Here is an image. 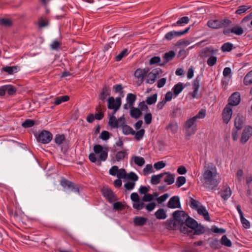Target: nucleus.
<instances>
[{"mask_svg": "<svg viewBox=\"0 0 252 252\" xmlns=\"http://www.w3.org/2000/svg\"><path fill=\"white\" fill-rule=\"evenodd\" d=\"M246 121V118L242 114L238 113L234 120V126L237 130H241Z\"/></svg>", "mask_w": 252, "mask_h": 252, "instance_id": "14", "label": "nucleus"}, {"mask_svg": "<svg viewBox=\"0 0 252 252\" xmlns=\"http://www.w3.org/2000/svg\"><path fill=\"white\" fill-rule=\"evenodd\" d=\"M165 129L170 131L172 134L177 133L178 130L177 123L174 120L171 121L166 126Z\"/></svg>", "mask_w": 252, "mask_h": 252, "instance_id": "19", "label": "nucleus"}, {"mask_svg": "<svg viewBox=\"0 0 252 252\" xmlns=\"http://www.w3.org/2000/svg\"><path fill=\"white\" fill-rule=\"evenodd\" d=\"M122 104L121 98L117 97L115 99L113 96L110 97L108 99V108L118 111Z\"/></svg>", "mask_w": 252, "mask_h": 252, "instance_id": "7", "label": "nucleus"}, {"mask_svg": "<svg viewBox=\"0 0 252 252\" xmlns=\"http://www.w3.org/2000/svg\"><path fill=\"white\" fill-rule=\"evenodd\" d=\"M220 243L221 245L227 247H231L232 246L231 241L227 238L226 235L222 236L220 240Z\"/></svg>", "mask_w": 252, "mask_h": 252, "instance_id": "42", "label": "nucleus"}, {"mask_svg": "<svg viewBox=\"0 0 252 252\" xmlns=\"http://www.w3.org/2000/svg\"><path fill=\"white\" fill-rule=\"evenodd\" d=\"M166 164L163 161H160L155 163L154 164V168L157 170H159L164 168Z\"/></svg>", "mask_w": 252, "mask_h": 252, "instance_id": "64", "label": "nucleus"}, {"mask_svg": "<svg viewBox=\"0 0 252 252\" xmlns=\"http://www.w3.org/2000/svg\"><path fill=\"white\" fill-rule=\"evenodd\" d=\"M196 121L197 120L194 117L191 118L186 121L185 125V128L186 131V139H189L190 135L194 134L196 131Z\"/></svg>", "mask_w": 252, "mask_h": 252, "instance_id": "3", "label": "nucleus"}, {"mask_svg": "<svg viewBox=\"0 0 252 252\" xmlns=\"http://www.w3.org/2000/svg\"><path fill=\"white\" fill-rule=\"evenodd\" d=\"M103 195L109 201L112 202L115 199V195L113 191L108 188H105L102 189Z\"/></svg>", "mask_w": 252, "mask_h": 252, "instance_id": "18", "label": "nucleus"}, {"mask_svg": "<svg viewBox=\"0 0 252 252\" xmlns=\"http://www.w3.org/2000/svg\"><path fill=\"white\" fill-rule=\"evenodd\" d=\"M61 185L63 188L67 187L68 189H71L72 191L79 192V189L77 185L74 183L69 181L66 179L63 178L61 181Z\"/></svg>", "mask_w": 252, "mask_h": 252, "instance_id": "9", "label": "nucleus"}, {"mask_svg": "<svg viewBox=\"0 0 252 252\" xmlns=\"http://www.w3.org/2000/svg\"><path fill=\"white\" fill-rule=\"evenodd\" d=\"M174 220L179 227L180 231L184 234L191 235L192 230H188V228L185 226L189 216L183 211H175L172 214Z\"/></svg>", "mask_w": 252, "mask_h": 252, "instance_id": "2", "label": "nucleus"}, {"mask_svg": "<svg viewBox=\"0 0 252 252\" xmlns=\"http://www.w3.org/2000/svg\"><path fill=\"white\" fill-rule=\"evenodd\" d=\"M210 246L213 249H219L220 248V243L218 240L215 239H213L210 242Z\"/></svg>", "mask_w": 252, "mask_h": 252, "instance_id": "50", "label": "nucleus"}, {"mask_svg": "<svg viewBox=\"0 0 252 252\" xmlns=\"http://www.w3.org/2000/svg\"><path fill=\"white\" fill-rule=\"evenodd\" d=\"M217 173L216 166L213 163L205 162L200 181L203 186L209 189H214L219 184L217 179Z\"/></svg>", "mask_w": 252, "mask_h": 252, "instance_id": "1", "label": "nucleus"}, {"mask_svg": "<svg viewBox=\"0 0 252 252\" xmlns=\"http://www.w3.org/2000/svg\"><path fill=\"white\" fill-rule=\"evenodd\" d=\"M217 58L214 56H210L209 59L207 61L208 65L210 66L214 65L217 62Z\"/></svg>", "mask_w": 252, "mask_h": 252, "instance_id": "56", "label": "nucleus"}, {"mask_svg": "<svg viewBox=\"0 0 252 252\" xmlns=\"http://www.w3.org/2000/svg\"><path fill=\"white\" fill-rule=\"evenodd\" d=\"M184 87L183 85V83H178L176 85L174 86L173 88V91L175 95L179 94L183 90Z\"/></svg>", "mask_w": 252, "mask_h": 252, "instance_id": "37", "label": "nucleus"}, {"mask_svg": "<svg viewBox=\"0 0 252 252\" xmlns=\"http://www.w3.org/2000/svg\"><path fill=\"white\" fill-rule=\"evenodd\" d=\"M186 182V179L184 176H180L177 178V181L176 183V185L178 188H180L182 186H183L184 184H185Z\"/></svg>", "mask_w": 252, "mask_h": 252, "instance_id": "54", "label": "nucleus"}, {"mask_svg": "<svg viewBox=\"0 0 252 252\" xmlns=\"http://www.w3.org/2000/svg\"><path fill=\"white\" fill-rule=\"evenodd\" d=\"M122 126L123 132L125 135H128L129 134L132 135L134 130L130 126L127 125H124Z\"/></svg>", "mask_w": 252, "mask_h": 252, "instance_id": "45", "label": "nucleus"}, {"mask_svg": "<svg viewBox=\"0 0 252 252\" xmlns=\"http://www.w3.org/2000/svg\"><path fill=\"white\" fill-rule=\"evenodd\" d=\"M127 174L126 171L124 168L119 169L117 174V177L118 179H126Z\"/></svg>", "mask_w": 252, "mask_h": 252, "instance_id": "53", "label": "nucleus"}, {"mask_svg": "<svg viewBox=\"0 0 252 252\" xmlns=\"http://www.w3.org/2000/svg\"><path fill=\"white\" fill-rule=\"evenodd\" d=\"M169 208L175 209L181 208L180 198L178 196H174L170 198L167 204Z\"/></svg>", "mask_w": 252, "mask_h": 252, "instance_id": "15", "label": "nucleus"}, {"mask_svg": "<svg viewBox=\"0 0 252 252\" xmlns=\"http://www.w3.org/2000/svg\"><path fill=\"white\" fill-rule=\"evenodd\" d=\"M54 141L56 144L61 146L62 152L65 153L67 151L69 146L64 134H57L55 136Z\"/></svg>", "mask_w": 252, "mask_h": 252, "instance_id": "4", "label": "nucleus"}, {"mask_svg": "<svg viewBox=\"0 0 252 252\" xmlns=\"http://www.w3.org/2000/svg\"><path fill=\"white\" fill-rule=\"evenodd\" d=\"M149 71V68L148 67H146L144 69L138 68L135 70L134 76L140 79V83L138 85H140L143 82L144 77L147 75Z\"/></svg>", "mask_w": 252, "mask_h": 252, "instance_id": "12", "label": "nucleus"}, {"mask_svg": "<svg viewBox=\"0 0 252 252\" xmlns=\"http://www.w3.org/2000/svg\"><path fill=\"white\" fill-rule=\"evenodd\" d=\"M160 58L158 56H155L154 57H152L149 61V64L150 65L155 64L157 63L160 64L159 63L160 62Z\"/></svg>", "mask_w": 252, "mask_h": 252, "instance_id": "62", "label": "nucleus"}, {"mask_svg": "<svg viewBox=\"0 0 252 252\" xmlns=\"http://www.w3.org/2000/svg\"><path fill=\"white\" fill-rule=\"evenodd\" d=\"M132 159L135 164L139 166H143L145 163V160L142 157L133 156L132 157Z\"/></svg>", "mask_w": 252, "mask_h": 252, "instance_id": "33", "label": "nucleus"}, {"mask_svg": "<svg viewBox=\"0 0 252 252\" xmlns=\"http://www.w3.org/2000/svg\"><path fill=\"white\" fill-rule=\"evenodd\" d=\"M5 88L6 92L10 95L14 94L17 91V89L14 86L11 85H5Z\"/></svg>", "mask_w": 252, "mask_h": 252, "instance_id": "47", "label": "nucleus"}, {"mask_svg": "<svg viewBox=\"0 0 252 252\" xmlns=\"http://www.w3.org/2000/svg\"><path fill=\"white\" fill-rule=\"evenodd\" d=\"M144 119L146 125H149L152 122V115L151 113H148L145 115Z\"/></svg>", "mask_w": 252, "mask_h": 252, "instance_id": "63", "label": "nucleus"}, {"mask_svg": "<svg viewBox=\"0 0 252 252\" xmlns=\"http://www.w3.org/2000/svg\"><path fill=\"white\" fill-rule=\"evenodd\" d=\"M190 29V27H188L185 30L182 32L171 31L167 32L164 36L165 39L168 40H171L175 37L181 36L187 33Z\"/></svg>", "mask_w": 252, "mask_h": 252, "instance_id": "10", "label": "nucleus"}, {"mask_svg": "<svg viewBox=\"0 0 252 252\" xmlns=\"http://www.w3.org/2000/svg\"><path fill=\"white\" fill-rule=\"evenodd\" d=\"M35 124L34 120L27 119L22 124V126L24 128H28L32 126Z\"/></svg>", "mask_w": 252, "mask_h": 252, "instance_id": "51", "label": "nucleus"}, {"mask_svg": "<svg viewBox=\"0 0 252 252\" xmlns=\"http://www.w3.org/2000/svg\"><path fill=\"white\" fill-rule=\"evenodd\" d=\"M144 202L145 201H143L142 200H139V202H137V203H134L133 204V208L138 211L141 210L146 206Z\"/></svg>", "mask_w": 252, "mask_h": 252, "instance_id": "44", "label": "nucleus"}, {"mask_svg": "<svg viewBox=\"0 0 252 252\" xmlns=\"http://www.w3.org/2000/svg\"><path fill=\"white\" fill-rule=\"evenodd\" d=\"M108 125L112 128H118L119 127L118 121L114 116H111L109 118Z\"/></svg>", "mask_w": 252, "mask_h": 252, "instance_id": "28", "label": "nucleus"}, {"mask_svg": "<svg viewBox=\"0 0 252 252\" xmlns=\"http://www.w3.org/2000/svg\"><path fill=\"white\" fill-rule=\"evenodd\" d=\"M130 116L135 119H138L142 115V112L137 108L132 107L130 111Z\"/></svg>", "mask_w": 252, "mask_h": 252, "instance_id": "24", "label": "nucleus"}, {"mask_svg": "<svg viewBox=\"0 0 252 252\" xmlns=\"http://www.w3.org/2000/svg\"><path fill=\"white\" fill-rule=\"evenodd\" d=\"M189 21V19L188 17H183L178 20L176 24H173L172 26L173 27L176 26V25H182L183 24H188Z\"/></svg>", "mask_w": 252, "mask_h": 252, "instance_id": "48", "label": "nucleus"}, {"mask_svg": "<svg viewBox=\"0 0 252 252\" xmlns=\"http://www.w3.org/2000/svg\"><path fill=\"white\" fill-rule=\"evenodd\" d=\"M232 108L229 105H226L223 110L222 116L223 121L225 124H228L232 115Z\"/></svg>", "mask_w": 252, "mask_h": 252, "instance_id": "8", "label": "nucleus"}, {"mask_svg": "<svg viewBox=\"0 0 252 252\" xmlns=\"http://www.w3.org/2000/svg\"><path fill=\"white\" fill-rule=\"evenodd\" d=\"M205 228L200 224H198V226L196 227H194V229L192 230V233L190 236L192 235H200L205 232Z\"/></svg>", "mask_w": 252, "mask_h": 252, "instance_id": "31", "label": "nucleus"}, {"mask_svg": "<svg viewBox=\"0 0 252 252\" xmlns=\"http://www.w3.org/2000/svg\"><path fill=\"white\" fill-rule=\"evenodd\" d=\"M250 7L246 5L240 6L238 9L235 11V13L237 14H241L245 12Z\"/></svg>", "mask_w": 252, "mask_h": 252, "instance_id": "57", "label": "nucleus"}, {"mask_svg": "<svg viewBox=\"0 0 252 252\" xmlns=\"http://www.w3.org/2000/svg\"><path fill=\"white\" fill-rule=\"evenodd\" d=\"M199 202L193 198H190V206L191 208L197 210L198 208Z\"/></svg>", "mask_w": 252, "mask_h": 252, "instance_id": "60", "label": "nucleus"}, {"mask_svg": "<svg viewBox=\"0 0 252 252\" xmlns=\"http://www.w3.org/2000/svg\"><path fill=\"white\" fill-rule=\"evenodd\" d=\"M197 211L199 215L204 217V218L206 220L210 221L209 213L204 206H200V207L197 209Z\"/></svg>", "mask_w": 252, "mask_h": 252, "instance_id": "22", "label": "nucleus"}, {"mask_svg": "<svg viewBox=\"0 0 252 252\" xmlns=\"http://www.w3.org/2000/svg\"><path fill=\"white\" fill-rule=\"evenodd\" d=\"M157 100V94H153L152 95L149 96L147 98V99L146 100V103L148 105H151L153 104H154Z\"/></svg>", "mask_w": 252, "mask_h": 252, "instance_id": "49", "label": "nucleus"}, {"mask_svg": "<svg viewBox=\"0 0 252 252\" xmlns=\"http://www.w3.org/2000/svg\"><path fill=\"white\" fill-rule=\"evenodd\" d=\"M231 194V190L230 188H226L221 193V196L224 200L227 199Z\"/></svg>", "mask_w": 252, "mask_h": 252, "instance_id": "52", "label": "nucleus"}, {"mask_svg": "<svg viewBox=\"0 0 252 252\" xmlns=\"http://www.w3.org/2000/svg\"><path fill=\"white\" fill-rule=\"evenodd\" d=\"M110 95V87L107 85H104L102 91L99 95L98 98L103 102H105L107 96Z\"/></svg>", "mask_w": 252, "mask_h": 252, "instance_id": "17", "label": "nucleus"}, {"mask_svg": "<svg viewBox=\"0 0 252 252\" xmlns=\"http://www.w3.org/2000/svg\"><path fill=\"white\" fill-rule=\"evenodd\" d=\"M69 99V97L68 95H63L60 97H57L55 98V104L56 105H59L62 102H66Z\"/></svg>", "mask_w": 252, "mask_h": 252, "instance_id": "34", "label": "nucleus"}, {"mask_svg": "<svg viewBox=\"0 0 252 252\" xmlns=\"http://www.w3.org/2000/svg\"><path fill=\"white\" fill-rule=\"evenodd\" d=\"M145 133V130L144 129H141L139 131L136 132L134 130L132 133V135H135V139L139 141L142 139Z\"/></svg>", "mask_w": 252, "mask_h": 252, "instance_id": "38", "label": "nucleus"}, {"mask_svg": "<svg viewBox=\"0 0 252 252\" xmlns=\"http://www.w3.org/2000/svg\"><path fill=\"white\" fill-rule=\"evenodd\" d=\"M208 26L213 29H220V20H210L207 22Z\"/></svg>", "mask_w": 252, "mask_h": 252, "instance_id": "25", "label": "nucleus"}, {"mask_svg": "<svg viewBox=\"0 0 252 252\" xmlns=\"http://www.w3.org/2000/svg\"><path fill=\"white\" fill-rule=\"evenodd\" d=\"M175 56V52L173 51H170L165 53L162 57L163 62L162 63H160L159 65L164 66L168 62L172 60Z\"/></svg>", "mask_w": 252, "mask_h": 252, "instance_id": "16", "label": "nucleus"}, {"mask_svg": "<svg viewBox=\"0 0 252 252\" xmlns=\"http://www.w3.org/2000/svg\"><path fill=\"white\" fill-rule=\"evenodd\" d=\"M153 172V167L151 164H147L143 170V174L146 176L149 173Z\"/></svg>", "mask_w": 252, "mask_h": 252, "instance_id": "58", "label": "nucleus"}, {"mask_svg": "<svg viewBox=\"0 0 252 252\" xmlns=\"http://www.w3.org/2000/svg\"><path fill=\"white\" fill-rule=\"evenodd\" d=\"M105 151H103V152L100 153V155L98 157V159H97V163L96 164L98 166H100L101 165V161H105L107 158L108 157V148H105Z\"/></svg>", "mask_w": 252, "mask_h": 252, "instance_id": "23", "label": "nucleus"}, {"mask_svg": "<svg viewBox=\"0 0 252 252\" xmlns=\"http://www.w3.org/2000/svg\"><path fill=\"white\" fill-rule=\"evenodd\" d=\"M220 29L222 28H226L232 24V21L227 18H225L222 20H220Z\"/></svg>", "mask_w": 252, "mask_h": 252, "instance_id": "39", "label": "nucleus"}, {"mask_svg": "<svg viewBox=\"0 0 252 252\" xmlns=\"http://www.w3.org/2000/svg\"><path fill=\"white\" fill-rule=\"evenodd\" d=\"M182 114V110L180 108H174L170 114V116L172 118H175L181 116Z\"/></svg>", "mask_w": 252, "mask_h": 252, "instance_id": "55", "label": "nucleus"}, {"mask_svg": "<svg viewBox=\"0 0 252 252\" xmlns=\"http://www.w3.org/2000/svg\"><path fill=\"white\" fill-rule=\"evenodd\" d=\"M218 50H214L212 47L205 48L202 50L201 53L203 57H207L217 52Z\"/></svg>", "mask_w": 252, "mask_h": 252, "instance_id": "26", "label": "nucleus"}, {"mask_svg": "<svg viewBox=\"0 0 252 252\" xmlns=\"http://www.w3.org/2000/svg\"><path fill=\"white\" fill-rule=\"evenodd\" d=\"M136 99V96L135 94L130 93L127 95L126 100L130 106H133L134 103Z\"/></svg>", "mask_w": 252, "mask_h": 252, "instance_id": "35", "label": "nucleus"}, {"mask_svg": "<svg viewBox=\"0 0 252 252\" xmlns=\"http://www.w3.org/2000/svg\"><path fill=\"white\" fill-rule=\"evenodd\" d=\"M165 175L166 176L164 179V182L167 183L168 185H171L174 183L175 181V175L174 174H171L170 172H166Z\"/></svg>", "mask_w": 252, "mask_h": 252, "instance_id": "29", "label": "nucleus"}, {"mask_svg": "<svg viewBox=\"0 0 252 252\" xmlns=\"http://www.w3.org/2000/svg\"><path fill=\"white\" fill-rule=\"evenodd\" d=\"M197 226V222L194 219L190 218L189 216V217L187 219L185 226L188 228V230H192L193 229H194V227H196V226Z\"/></svg>", "mask_w": 252, "mask_h": 252, "instance_id": "20", "label": "nucleus"}, {"mask_svg": "<svg viewBox=\"0 0 252 252\" xmlns=\"http://www.w3.org/2000/svg\"><path fill=\"white\" fill-rule=\"evenodd\" d=\"M127 154L126 150L119 151L116 154V159L117 161H120V160L123 159L125 157L127 156Z\"/></svg>", "mask_w": 252, "mask_h": 252, "instance_id": "40", "label": "nucleus"}, {"mask_svg": "<svg viewBox=\"0 0 252 252\" xmlns=\"http://www.w3.org/2000/svg\"><path fill=\"white\" fill-rule=\"evenodd\" d=\"M244 83L247 86L252 84V70L249 72L244 77Z\"/></svg>", "mask_w": 252, "mask_h": 252, "instance_id": "36", "label": "nucleus"}, {"mask_svg": "<svg viewBox=\"0 0 252 252\" xmlns=\"http://www.w3.org/2000/svg\"><path fill=\"white\" fill-rule=\"evenodd\" d=\"M167 228L169 229L176 230L179 229V227L175 220H167L166 222Z\"/></svg>", "mask_w": 252, "mask_h": 252, "instance_id": "32", "label": "nucleus"}, {"mask_svg": "<svg viewBox=\"0 0 252 252\" xmlns=\"http://www.w3.org/2000/svg\"><path fill=\"white\" fill-rule=\"evenodd\" d=\"M1 70L2 71L6 72L8 74H12L14 73H15L17 71V66H6L3 67Z\"/></svg>", "mask_w": 252, "mask_h": 252, "instance_id": "30", "label": "nucleus"}, {"mask_svg": "<svg viewBox=\"0 0 252 252\" xmlns=\"http://www.w3.org/2000/svg\"><path fill=\"white\" fill-rule=\"evenodd\" d=\"M233 44L229 42H227L225 43H224L221 47V49L222 52H230L232 50L233 48Z\"/></svg>", "mask_w": 252, "mask_h": 252, "instance_id": "46", "label": "nucleus"}, {"mask_svg": "<svg viewBox=\"0 0 252 252\" xmlns=\"http://www.w3.org/2000/svg\"><path fill=\"white\" fill-rule=\"evenodd\" d=\"M160 71H161V69L158 68L154 69L147 74L146 83L150 84H153L157 79V75L159 74Z\"/></svg>", "mask_w": 252, "mask_h": 252, "instance_id": "13", "label": "nucleus"}, {"mask_svg": "<svg viewBox=\"0 0 252 252\" xmlns=\"http://www.w3.org/2000/svg\"><path fill=\"white\" fill-rule=\"evenodd\" d=\"M252 136V126H247L245 127L241 134L240 142L245 144Z\"/></svg>", "mask_w": 252, "mask_h": 252, "instance_id": "6", "label": "nucleus"}, {"mask_svg": "<svg viewBox=\"0 0 252 252\" xmlns=\"http://www.w3.org/2000/svg\"><path fill=\"white\" fill-rule=\"evenodd\" d=\"M240 100L241 96L240 93L235 92L229 97L228 100V102L227 105H229L230 107L237 106L240 103Z\"/></svg>", "mask_w": 252, "mask_h": 252, "instance_id": "11", "label": "nucleus"}, {"mask_svg": "<svg viewBox=\"0 0 252 252\" xmlns=\"http://www.w3.org/2000/svg\"><path fill=\"white\" fill-rule=\"evenodd\" d=\"M155 216L158 220H164L167 217V215L164 210L162 208L159 209L155 213Z\"/></svg>", "mask_w": 252, "mask_h": 252, "instance_id": "27", "label": "nucleus"}, {"mask_svg": "<svg viewBox=\"0 0 252 252\" xmlns=\"http://www.w3.org/2000/svg\"><path fill=\"white\" fill-rule=\"evenodd\" d=\"M0 25L6 27H10L12 25V21L9 19L0 18Z\"/></svg>", "mask_w": 252, "mask_h": 252, "instance_id": "43", "label": "nucleus"}, {"mask_svg": "<svg viewBox=\"0 0 252 252\" xmlns=\"http://www.w3.org/2000/svg\"><path fill=\"white\" fill-rule=\"evenodd\" d=\"M36 139L38 142L47 144L52 139V134L49 131L43 130L36 136Z\"/></svg>", "mask_w": 252, "mask_h": 252, "instance_id": "5", "label": "nucleus"}, {"mask_svg": "<svg viewBox=\"0 0 252 252\" xmlns=\"http://www.w3.org/2000/svg\"><path fill=\"white\" fill-rule=\"evenodd\" d=\"M126 179L131 180L134 182L138 180V178L135 173L131 172L128 174H127Z\"/></svg>", "mask_w": 252, "mask_h": 252, "instance_id": "59", "label": "nucleus"}, {"mask_svg": "<svg viewBox=\"0 0 252 252\" xmlns=\"http://www.w3.org/2000/svg\"><path fill=\"white\" fill-rule=\"evenodd\" d=\"M148 219L143 217H135L133 219V223L135 226H142L146 224Z\"/></svg>", "mask_w": 252, "mask_h": 252, "instance_id": "21", "label": "nucleus"}, {"mask_svg": "<svg viewBox=\"0 0 252 252\" xmlns=\"http://www.w3.org/2000/svg\"><path fill=\"white\" fill-rule=\"evenodd\" d=\"M231 33L237 35H240L244 33V30L241 27L237 26L232 28Z\"/></svg>", "mask_w": 252, "mask_h": 252, "instance_id": "41", "label": "nucleus"}, {"mask_svg": "<svg viewBox=\"0 0 252 252\" xmlns=\"http://www.w3.org/2000/svg\"><path fill=\"white\" fill-rule=\"evenodd\" d=\"M127 52V50L125 49L123 50L118 55H117L116 58V61H121L126 54Z\"/></svg>", "mask_w": 252, "mask_h": 252, "instance_id": "61", "label": "nucleus"}]
</instances>
